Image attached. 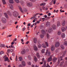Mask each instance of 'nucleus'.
<instances>
[{
  "label": "nucleus",
  "mask_w": 67,
  "mask_h": 67,
  "mask_svg": "<svg viewBox=\"0 0 67 67\" xmlns=\"http://www.w3.org/2000/svg\"><path fill=\"white\" fill-rule=\"evenodd\" d=\"M13 15L14 17H17L19 15V13L16 11H14L13 13Z\"/></svg>",
  "instance_id": "f257e3e1"
},
{
  "label": "nucleus",
  "mask_w": 67,
  "mask_h": 67,
  "mask_svg": "<svg viewBox=\"0 0 67 67\" xmlns=\"http://www.w3.org/2000/svg\"><path fill=\"white\" fill-rule=\"evenodd\" d=\"M42 34H43V35L44 34V35H46V33H47V31L46 30V32H45V30H42Z\"/></svg>",
  "instance_id": "f03ea898"
},
{
  "label": "nucleus",
  "mask_w": 67,
  "mask_h": 67,
  "mask_svg": "<svg viewBox=\"0 0 67 67\" xmlns=\"http://www.w3.org/2000/svg\"><path fill=\"white\" fill-rule=\"evenodd\" d=\"M27 6H29V7H32V5H33V4L31 2H30L27 3Z\"/></svg>",
  "instance_id": "7ed1b4c3"
},
{
  "label": "nucleus",
  "mask_w": 67,
  "mask_h": 67,
  "mask_svg": "<svg viewBox=\"0 0 67 67\" xmlns=\"http://www.w3.org/2000/svg\"><path fill=\"white\" fill-rule=\"evenodd\" d=\"M2 21L3 23H5L7 22V20H6V19L5 18H3L2 19Z\"/></svg>",
  "instance_id": "20e7f679"
},
{
  "label": "nucleus",
  "mask_w": 67,
  "mask_h": 67,
  "mask_svg": "<svg viewBox=\"0 0 67 67\" xmlns=\"http://www.w3.org/2000/svg\"><path fill=\"white\" fill-rule=\"evenodd\" d=\"M52 56H53L52 55H51L49 58L48 59V62H51V61H52Z\"/></svg>",
  "instance_id": "39448f33"
},
{
  "label": "nucleus",
  "mask_w": 67,
  "mask_h": 67,
  "mask_svg": "<svg viewBox=\"0 0 67 67\" xmlns=\"http://www.w3.org/2000/svg\"><path fill=\"white\" fill-rule=\"evenodd\" d=\"M42 62H44V67H46V61L44 60V58H43L42 59Z\"/></svg>",
  "instance_id": "423d86ee"
},
{
  "label": "nucleus",
  "mask_w": 67,
  "mask_h": 67,
  "mask_svg": "<svg viewBox=\"0 0 67 67\" xmlns=\"http://www.w3.org/2000/svg\"><path fill=\"white\" fill-rule=\"evenodd\" d=\"M67 29V26L65 28L64 27H62L61 28V30L62 32H64L65 31H66V30Z\"/></svg>",
  "instance_id": "0eeeda50"
},
{
  "label": "nucleus",
  "mask_w": 67,
  "mask_h": 67,
  "mask_svg": "<svg viewBox=\"0 0 67 67\" xmlns=\"http://www.w3.org/2000/svg\"><path fill=\"white\" fill-rule=\"evenodd\" d=\"M59 43L58 42H56L55 43V47H57L59 46Z\"/></svg>",
  "instance_id": "6e6552de"
},
{
  "label": "nucleus",
  "mask_w": 67,
  "mask_h": 67,
  "mask_svg": "<svg viewBox=\"0 0 67 67\" xmlns=\"http://www.w3.org/2000/svg\"><path fill=\"white\" fill-rule=\"evenodd\" d=\"M51 49L52 51H53L55 49V46L53 45H52L51 46Z\"/></svg>",
  "instance_id": "1a4fd4ad"
},
{
  "label": "nucleus",
  "mask_w": 67,
  "mask_h": 67,
  "mask_svg": "<svg viewBox=\"0 0 67 67\" xmlns=\"http://www.w3.org/2000/svg\"><path fill=\"white\" fill-rule=\"evenodd\" d=\"M58 63H59L60 62V60L61 61H62V60H63V59H62V58H63V57H58Z\"/></svg>",
  "instance_id": "9d476101"
},
{
  "label": "nucleus",
  "mask_w": 67,
  "mask_h": 67,
  "mask_svg": "<svg viewBox=\"0 0 67 67\" xmlns=\"http://www.w3.org/2000/svg\"><path fill=\"white\" fill-rule=\"evenodd\" d=\"M66 23V22H65V20H64L63 21H62V25L63 26H64L65 25V23Z\"/></svg>",
  "instance_id": "9b49d317"
},
{
  "label": "nucleus",
  "mask_w": 67,
  "mask_h": 67,
  "mask_svg": "<svg viewBox=\"0 0 67 67\" xmlns=\"http://www.w3.org/2000/svg\"><path fill=\"white\" fill-rule=\"evenodd\" d=\"M52 32V29L51 27H49L48 30V32L49 33H51Z\"/></svg>",
  "instance_id": "f8f14e48"
},
{
  "label": "nucleus",
  "mask_w": 67,
  "mask_h": 67,
  "mask_svg": "<svg viewBox=\"0 0 67 67\" xmlns=\"http://www.w3.org/2000/svg\"><path fill=\"white\" fill-rule=\"evenodd\" d=\"M22 54H24L25 53V49H24L21 52Z\"/></svg>",
  "instance_id": "ddd939ff"
},
{
  "label": "nucleus",
  "mask_w": 67,
  "mask_h": 67,
  "mask_svg": "<svg viewBox=\"0 0 67 67\" xmlns=\"http://www.w3.org/2000/svg\"><path fill=\"white\" fill-rule=\"evenodd\" d=\"M50 24H51L50 23H49V22H47L46 23V26H49L50 25Z\"/></svg>",
  "instance_id": "4468645a"
},
{
  "label": "nucleus",
  "mask_w": 67,
  "mask_h": 67,
  "mask_svg": "<svg viewBox=\"0 0 67 67\" xmlns=\"http://www.w3.org/2000/svg\"><path fill=\"white\" fill-rule=\"evenodd\" d=\"M20 3H21V5H22L23 6V5H24V2L23 1H20Z\"/></svg>",
  "instance_id": "2eb2a0df"
},
{
  "label": "nucleus",
  "mask_w": 67,
  "mask_h": 67,
  "mask_svg": "<svg viewBox=\"0 0 67 67\" xmlns=\"http://www.w3.org/2000/svg\"><path fill=\"white\" fill-rule=\"evenodd\" d=\"M21 64L23 66H25V62L24 61L22 62Z\"/></svg>",
  "instance_id": "dca6fc26"
},
{
  "label": "nucleus",
  "mask_w": 67,
  "mask_h": 67,
  "mask_svg": "<svg viewBox=\"0 0 67 67\" xmlns=\"http://www.w3.org/2000/svg\"><path fill=\"white\" fill-rule=\"evenodd\" d=\"M65 37V34L63 33L61 34V37L62 38H64Z\"/></svg>",
  "instance_id": "f3484780"
},
{
  "label": "nucleus",
  "mask_w": 67,
  "mask_h": 67,
  "mask_svg": "<svg viewBox=\"0 0 67 67\" xmlns=\"http://www.w3.org/2000/svg\"><path fill=\"white\" fill-rule=\"evenodd\" d=\"M34 50H35V51H37V48L36 46H34Z\"/></svg>",
  "instance_id": "a211bd4d"
},
{
  "label": "nucleus",
  "mask_w": 67,
  "mask_h": 67,
  "mask_svg": "<svg viewBox=\"0 0 67 67\" xmlns=\"http://www.w3.org/2000/svg\"><path fill=\"white\" fill-rule=\"evenodd\" d=\"M9 6L10 9H13V6L11 4H9Z\"/></svg>",
  "instance_id": "6ab92c4d"
},
{
  "label": "nucleus",
  "mask_w": 67,
  "mask_h": 67,
  "mask_svg": "<svg viewBox=\"0 0 67 67\" xmlns=\"http://www.w3.org/2000/svg\"><path fill=\"white\" fill-rule=\"evenodd\" d=\"M52 29L53 30H55L56 29V26L55 25H53L52 26Z\"/></svg>",
  "instance_id": "aec40b11"
},
{
  "label": "nucleus",
  "mask_w": 67,
  "mask_h": 67,
  "mask_svg": "<svg viewBox=\"0 0 67 67\" xmlns=\"http://www.w3.org/2000/svg\"><path fill=\"white\" fill-rule=\"evenodd\" d=\"M19 9L20 10V11L21 12H23V10H22V8H21V7L20 6H19Z\"/></svg>",
  "instance_id": "412c9836"
},
{
  "label": "nucleus",
  "mask_w": 67,
  "mask_h": 67,
  "mask_svg": "<svg viewBox=\"0 0 67 67\" xmlns=\"http://www.w3.org/2000/svg\"><path fill=\"white\" fill-rule=\"evenodd\" d=\"M4 15L5 16V17L6 18H7V19H8V16L7 15V13H4Z\"/></svg>",
  "instance_id": "4be33fe9"
},
{
  "label": "nucleus",
  "mask_w": 67,
  "mask_h": 67,
  "mask_svg": "<svg viewBox=\"0 0 67 67\" xmlns=\"http://www.w3.org/2000/svg\"><path fill=\"white\" fill-rule=\"evenodd\" d=\"M33 41H34V42H37V39H36V38H34Z\"/></svg>",
  "instance_id": "5701e85b"
},
{
  "label": "nucleus",
  "mask_w": 67,
  "mask_h": 67,
  "mask_svg": "<svg viewBox=\"0 0 67 67\" xmlns=\"http://www.w3.org/2000/svg\"><path fill=\"white\" fill-rule=\"evenodd\" d=\"M57 58H54L53 59V62H56V61L57 60Z\"/></svg>",
  "instance_id": "b1692460"
},
{
  "label": "nucleus",
  "mask_w": 67,
  "mask_h": 67,
  "mask_svg": "<svg viewBox=\"0 0 67 67\" xmlns=\"http://www.w3.org/2000/svg\"><path fill=\"white\" fill-rule=\"evenodd\" d=\"M46 4H45V3H42L41 4H40V6H44V5H45Z\"/></svg>",
  "instance_id": "393cba45"
},
{
  "label": "nucleus",
  "mask_w": 67,
  "mask_h": 67,
  "mask_svg": "<svg viewBox=\"0 0 67 67\" xmlns=\"http://www.w3.org/2000/svg\"><path fill=\"white\" fill-rule=\"evenodd\" d=\"M57 26H60V22L59 21L57 23Z\"/></svg>",
  "instance_id": "a878e982"
},
{
  "label": "nucleus",
  "mask_w": 67,
  "mask_h": 67,
  "mask_svg": "<svg viewBox=\"0 0 67 67\" xmlns=\"http://www.w3.org/2000/svg\"><path fill=\"white\" fill-rule=\"evenodd\" d=\"M36 55L38 58H40V56L38 53L37 52L36 53Z\"/></svg>",
  "instance_id": "bb28decb"
},
{
  "label": "nucleus",
  "mask_w": 67,
  "mask_h": 67,
  "mask_svg": "<svg viewBox=\"0 0 67 67\" xmlns=\"http://www.w3.org/2000/svg\"><path fill=\"white\" fill-rule=\"evenodd\" d=\"M9 2L10 3H13V0H9Z\"/></svg>",
  "instance_id": "cd10ccee"
},
{
  "label": "nucleus",
  "mask_w": 67,
  "mask_h": 67,
  "mask_svg": "<svg viewBox=\"0 0 67 67\" xmlns=\"http://www.w3.org/2000/svg\"><path fill=\"white\" fill-rule=\"evenodd\" d=\"M34 58L35 61V62H37V58H36V57H35V56H34Z\"/></svg>",
  "instance_id": "c85d7f7f"
},
{
  "label": "nucleus",
  "mask_w": 67,
  "mask_h": 67,
  "mask_svg": "<svg viewBox=\"0 0 67 67\" xmlns=\"http://www.w3.org/2000/svg\"><path fill=\"white\" fill-rule=\"evenodd\" d=\"M42 46L44 48H45L46 47L45 44H42Z\"/></svg>",
  "instance_id": "c756f323"
},
{
  "label": "nucleus",
  "mask_w": 67,
  "mask_h": 67,
  "mask_svg": "<svg viewBox=\"0 0 67 67\" xmlns=\"http://www.w3.org/2000/svg\"><path fill=\"white\" fill-rule=\"evenodd\" d=\"M47 38H49V37H50V36L49 35V34H47Z\"/></svg>",
  "instance_id": "7c9ffc66"
},
{
  "label": "nucleus",
  "mask_w": 67,
  "mask_h": 67,
  "mask_svg": "<svg viewBox=\"0 0 67 67\" xmlns=\"http://www.w3.org/2000/svg\"><path fill=\"white\" fill-rule=\"evenodd\" d=\"M5 46H4V44H1L0 45V47H4Z\"/></svg>",
  "instance_id": "2f4dec72"
},
{
  "label": "nucleus",
  "mask_w": 67,
  "mask_h": 67,
  "mask_svg": "<svg viewBox=\"0 0 67 67\" xmlns=\"http://www.w3.org/2000/svg\"><path fill=\"white\" fill-rule=\"evenodd\" d=\"M57 33L58 35H60L61 34V32H60V31H58Z\"/></svg>",
  "instance_id": "473e14b6"
},
{
  "label": "nucleus",
  "mask_w": 67,
  "mask_h": 67,
  "mask_svg": "<svg viewBox=\"0 0 67 67\" xmlns=\"http://www.w3.org/2000/svg\"><path fill=\"white\" fill-rule=\"evenodd\" d=\"M2 2H3V3L4 4H6V2H5V0H2Z\"/></svg>",
  "instance_id": "72a5a7b5"
},
{
  "label": "nucleus",
  "mask_w": 67,
  "mask_h": 67,
  "mask_svg": "<svg viewBox=\"0 0 67 67\" xmlns=\"http://www.w3.org/2000/svg\"><path fill=\"white\" fill-rule=\"evenodd\" d=\"M44 35L43 34H41L40 35V37L41 38H43L44 37Z\"/></svg>",
  "instance_id": "f704fd0d"
},
{
  "label": "nucleus",
  "mask_w": 67,
  "mask_h": 67,
  "mask_svg": "<svg viewBox=\"0 0 67 67\" xmlns=\"http://www.w3.org/2000/svg\"><path fill=\"white\" fill-rule=\"evenodd\" d=\"M23 10L24 12H26L27 11V9L25 8H24Z\"/></svg>",
  "instance_id": "c9c22d12"
},
{
  "label": "nucleus",
  "mask_w": 67,
  "mask_h": 67,
  "mask_svg": "<svg viewBox=\"0 0 67 67\" xmlns=\"http://www.w3.org/2000/svg\"><path fill=\"white\" fill-rule=\"evenodd\" d=\"M45 44L47 47H48V43L47 42H45Z\"/></svg>",
  "instance_id": "e433bc0d"
},
{
  "label": "nucleus",
  "mask_w": 67,
  "mask_h": 67,
  "mask_svg": "<svg viewBox=\"0 0 67 67\" xmlns=\"http://www.w3.org/2000/svg\"><path fill=\"white\" fill-rule=\"evenodd\" d=\"M61 48H62V49H64V46L63 45H61Z\"/></svg>",
  "instance_id": "4c0bfd02"
},
{
  "label": "nucleus",
  "mask_w": 67,
  "mask_h": 67,
  "mask_svg": "<svg viewBox=\"0 0 67 67\" xmlns=\"http://www.w3.org/2000/svg\"><path fill=\"white\" fill-rule=\"evenodd\" d=\"M19 60L20 61H22V57H19Z\"/></svg>",
  "instance_id": "58836bf2"
},
{
  "label": "nucleus",
  "mask_w": 67,
  "mask_h": 67,
  "mask_svg": "<svg viewBox=\"0 0 67 67\" xmlns=\"http://www.w3.org/2000/svg\"><path fill=\"white\" fill-rule=\"evenodd\" d=\"M8 57H6L4 61H7L8 60Z\"/></svg>",
  "instance_id": "ea45409f"
},
{
  "label": "nucleus",
  "mask_w": 67,
  "mask_h": 67,
  "mask_svg": "<svg viewBox=\"0 0 67 67\" xmlns=\"http://www.w3.org/2000/svg\"><path fill=\"white\" fill-rule=\"evenodd\" d=\"M48 49H47V51L46 52V55H48Z\"/></svg>",
  "instance_id": "a19ab883"
},
{
  "label": "nucleus",
  "mask_w": 67,
  "mask_h": 67,
  "mask_svg": "<svg viewBox=\"0 0 67 67\" xmlns=\"http://www.w3.org/2000/svg\"><path fill=\"white\" fill-rule=\"evenodd\" d=\"M28 57L29 59H30H30H31V57H30V55H28Z\"/></svg>",
  "instance_id": "79ce46f5"
},
{
  "label": "nucleus",
  "mask_w": 67,
  "mask_h": 67,
  "mask_svg": "<svg viewBox=\"0 0 67 67\" xmlns=\"http://www.w3.org/2000/svg\"><path fill=\"white\" fill-rule=\"evenodd\" d=\"M48 56H49L51 55V51H49L48 52Z\"/></svg>",
  "instance_id": "37998d69"
},
{
  "label": "nucleus",
  "mask_w": 67,
  "mask_h": 67,
  "mask_svg": "<svg viewBox=\"0 0 67 67\" xmlns=\"http://www.w3.org/2000/svg\"><path fill=\"white\" fill-rule=\"evenodd\" d=\"M36 18V17L35 16H34V17H32L31 18V20H33V19H34V18Z\"/></svg>",
  "instance_id": "c03bdc74"
},
{
  "label": "nucleus",
  "mask_w": 67,
  "mask_h": 67,
  "mask_svg": "<svg viewBox=\"0 0 67 67\" xmlns=\"http://www.w3.org/2000/svg\"><path fill=\"white\" fill-rule=\"evenodd\" d=\"M66 51H65L64 52L63 54V56H64V55H65V54H66Z\"/></svg>",
  "instance_id": "a18cd8bd"
},
{
  "label": "nucleus",
  "mask_w": 67,
  "mask_h": 67,
  "mask_svg": "<svg viewBox=\"0 0 67 67\" xmlns=\"http://www.w3.org/2000/svg\"><path fill=\"white\" fill-rule=\"evenodd\" d=\"M15 1L17 2V3H19V0H14Z\"/></svg>",
  "instance_id": "49530a36"
},
{
  "label": "nucleus",
  "mask_w": 67,
  "mask_h": 67,
  "mask_svg": "<svg viewBox=\"0 0 67 67\" xmlns=\"http://www.w3.org/2000/svg\"><path fill=\"white\" fill-rule=\"evenodd\" d=\"M45 51V49H43L42 51V53H44V51Z\"/></svg>",
  "instance_id": "de8ad7c7"
},
{
  "label": "nucleus",
  "mask_w": 67,
  "mask_h": 67,
  "mask_svg": "<svg viewBox=\"0 0 67 67\" xmlns=\"http://www.w3.org/2000/svg\"><path fill=\"white\" fill-rule=\"evenodd\" d=\"M38 48H41V45L39 44H38Z\"/></svg>",
  "instance_id": "09e8293b"
},
{
  "label": "nucleus",
  "mask_w": 67,
  "mask_h": 67,
  "mask_svg": "<svg viewBox=\"0 0 67 67\" xmlns=\"http://www.w3.org/2000/svg\"><path fill=\"white\" fill-rule=\"evenodd\" d=\"M10 49H8V50L7 51V52L8 53H10Z\"/></svg>",
  "instance_id": "8fccbe9b"
},
{
  "label": "nucleus",
  "mask_w": 67,
  "mask_h": 67,
  "mask_svg": "<svg viewBox=\"0 0 67 67\" xmlns=\"http://www.w3.org/2000/svg\"><path fill=\"white\" fill-rule=\"evenodd\" d=\"M56 0H55L54 1L53 4H55V3H56Z\"/></svg>",
  "instance_id": "3c124183"
},
{
  "label": "nucleus",
  "mask_w": 67,
  "mask_h": 67,
  "mask_svg": "<svg viewBox=\"0 0 67 67\" xmlns=\"http://www.w3.org/2000/svg\"><path fill=\"white\" fill-rule=\"evenodd\" d=\"M3 58L4 59H5L6 58H7V55H5L3 57Z\"/></svg>",
  "instance_id": "603ef678"
},
{
  "label": "nucleus",
  "mask_w": 67,
  "mask_h": 67,
  "mask_svg": "<svg viewBox=\"0 0 67 67\" xmlns=\"http://www.w3.org/2000/svg\"><path fill=\"white\" fill-rule=\"evenodd\" d=\"M51 19L50 17H47L46 20H48V19Z\"/></svg>",
  "instance_id": "864d4df0"
},
{
  "label": "nucleus",
  "mask_w": 67,
  "mask_h": 67,
  "mask_svg": "<svg viewBox=\"0 0 67 67\" xmlns=\"http://www.w3.org/2000/svg\"><path fill=\"white\" fill-rule=\"evenodd\" d=\"M31 2H35V1H36V0H30Z\"/></svg>",
  "instance_id": "5fc2aeb1"
},
{
  "label": "nucleus",
  "mask_w": 67,
  "mask_h": 67,
  "mask_svg": "<svg viewBox=\"0 0 67 67\" xmlns=\"http://www.w3.org/2000/svg\"><path fill=\"white\" fill-rule=\"evenodd\" d=\"M44 17H45V18H46L47 19V15H44Z\"/></svg>",
  "instance_id": "6e6d98bb"
},
{
  "label": "nucleus",
  "mask_w": 67,
  "mask_h": 67,
  "mask_svg": "<svg viewBox=\"0 0 67 67\" xmlns=\"http://www.w3.org/2000/svg\"><path fill=\"white\" fill-rule=\"evenodd\" d=\"M27 64L28 65H31V63L30 62H28Z\"/></svg>",
  "instance_id": "4d7b16f0"
},
{
  "label": "nucleus",
  "mask_w": 67,
  "mask_h": 67,
  "mask_svg": "<svg viewBox=\"0 0 67 67\" xmlns=\"http://www.w3.org/2000/svg\"><path fill=\"white\" fill-rule=\"evenodd\" d=\"M25 30V28L24 27L23 28V31H24V30Z\"/></svg>",
  "instance_id": "13d9d810"
},
{
  "label": "nucleus",
  "mask_w": 67,
  "mask_h": 67,
  "mask_svg": "<svg viewBox=\"0 0 67 67\" xmlns=\"http://www.w3.org/2000/svg\"><path fill=\"white\" fill-rule=\"evenodd\" d=\"M64 45H65V46H67V42H65L64 43Z\"/></svg>",
  "instance_id": "bf43d9fd"
},
{
  "label": "nucleus",
  "mask_w": 67,
  "mask_h": 67,
  "mask_svg": "<svg viewBox=\"0 0 67 67\" xmlns=\"http://www.w3.org/2000/svg\"><path fill=\"white\" fill-rule=\"evenodd\" d=\"M42 18H40L39 21H42Z\"/></svg>",
  "instance_id": "052dcab7"
},
{
  "label": "nucleus",
  "mask_w": 67,
  "mask_h": 67,
  "mask_svg": "<svg viewBox=\"0 0 67 67\" xmlns=\"http://www.w3.org/2000/svg\"><path fill=\"white\" fill-rule=\"evenodd\" d=\"M1 54H3V53H4V52H3V51H1Z\"/></svg>",
  "instance_id": "680f3d73"
},
{
  "label": "nucleus",
  "mask_w": 67,
  "mask_h": 67,
  "mask_svg": "<svg viewBox=\"0 0 67 67\" xmlns=\"http://www.w3.org/2000/svg\"><path fill=\"white\" fill-rule=\"evenodd\" d=\"M17 40V39L16 38H15V39L13 40V41H16V40Z\"/></svg>",
  "instance_id": "e2e57ef3"
},
{
  "label": "nucleus",
  "mask_w": 67,
  "mask_h": 67,
  "mask_svg": "<svg viewBox=\"0 0 67 67\" xmlns=\"http://www.w3.org/2000/svg\"><path fill=\"white\" fill-rule=\"evenodd\" d=\"M10 52H13V50L12 49H11L10 50Z\"/></svg>",
  "instance_id": "0e129e2a"
},
{
  "label": "nucleus",
  "mask_w": 67,
  "mask_h": 67,
  "mask_svg": "<svg viewBox=\"0 0 67 67\" xmlns=\"http://www.w3.org/2000/svg\"><path fill=\"white\" fill-rule=\"evenodd\" d=\"M47 65L46 66V67H50V66L48 65L47 64Z\"/></svg>",
  "instance_id": "69168bd1"
},
{
  "label": "nucleus",
  "mask_w": 67,
  "mask_h": 67,
  "mask_svg": "<svg viewBox=\"0 0 67 67\" xmlns=\"http://www.w3.org/2000/svg\"><path fill=\"white\" fill-rule=\"evenodd\" d=\"M30 25H31V24H28V26H30Z\"/></svg>",
  "instance_id": "338daca9"
},
{
  "label": "nucleus",
  "mask_w": 67,
  "mask_h": 67,
  "mask_svg": "<svg viewBox=\"0 0 67 67\" xmlns=\"http://www.w3.org/2000/svg\"><path fill=\"white\" fill-rule=\"evenodd\" d=\"M22 66L21 65H19V67H22Z\"/></svg>",
  "instance_id": "774afa93"
}]
</instances>
